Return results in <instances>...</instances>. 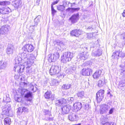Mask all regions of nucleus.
<instances>
[{
  "instance_id": "obj_1",
  "label": "nucleus",
  "mask_w": 125,
  "mask_h": 125,
  "mask_svg": "<svg viewBox=\"0 0 125 125\" xmlns=\"http://www.w3.org/2000/svg\"><path fill=\"white\" fill-rule=\"evenodd\" d=\"M21 57H19V61L22 60L24 61V65L27 66V68H29L33 63L36 59L35 57L33 54H27L23 52L21 55Z\"/></svg>"
},
{
  "instance_id": "obj_2",
  "label": "nucleus",
  "mask_w": 125,
  "mask_h": 125,
  "mask_svg": "<svg viewBox=\"0 0 125 125\" xmlns=\"http://www.w3.org/2000/svg\"><path fill=\"white\" fill-rule=\"evenodd\" d=\"M73 54L70 52H66L63 53L61 56V61L63 63H66L71 61L73 57Z\"/></svg>"
},
{
  "instance_id": "obj_3",
  "label": "nucleus",
  "mask_w": 125,
  "mask_h": 125,
  "mask_svg": "<svg viewBox=\"0 0 125 125\" xmlns=\"http://www.w3.org/2000/svg\"><path fill=\"white\" fill-rule=\"evenodd\" d=\"M2 114L0 115V117L3 118L6 116H9L11 112L10 105L8 104L5 105L2 109Z\"/></svg>"
},
{
  "instance_id": "obj_4",
  "label": "nucleus",
  "mask_w": 125,
  "mask_h": 125,
  "mask_svg": "<svg viewBox=\"0 0 125 125\" xmlns=\"http://www.w3.org/2000/svg\"><path fill=\"white\" fill-rule=\"evenodd\" d=\"M60 71V69L59 66L54 64L51 66L49 73L51 75H54L58 73Z\"/></svg>"
},
{
  "instance_id": "obj_5",
  "label": "nucleus",
  "mask_w": 125,
  "mask_h": 125,
  "mask_svg": "<svg viewBox=\"0 0 125 125\" xmlns=\"http://www.w3.org/2000/svg\"><path fill=\"white\" fill-rule=\"evenodd\" d=\"M104 90H101L96 93V98L98 102H100L102 100L104 96Z\"/></svg>"
},
{
  "instance_id": "obj_6",
  "label": "nucleus",
  "mask_w": 125,
  "mask_h": 125,
  "mask_svg": "<svg viewBox=\"0 0 125 125\" xmlns=\"http://www.w3.org/2000/svg\"><path fill=\"white\" fill-rule=\"evenodd\" d=\"M110 108V106L106 104L102 105L100 107V113L104 114L106 113Z\"/></svg>"
},
{
  "instance_id": "obj_7",
  "label": "nucleus",
  "mask_w": 125,
  "mask_h": 125,
  "mask_svg": "<svg viewBox=\"0 0 125 125\" xmlns=\"http://www.w3.org/2000/svg\"><path fill=\"white\" fill-rule=\"evenodd\" d=\"M24 68V65L16 64L14 66V70L15 72L16 71L19 73L23 72Z\"/></svg>"
},
{
  "instance_id": "obj_8",
  "label": "nucleus",
  "mask_w": 125,
  "mask_h": 125,
  "mask_svg": "<svg viewBox=\"0 0 125 125\" xmlns=\"http://www.w3.org/2000/svg\"><path fill=\"white\" fill-rule=\"evenodd\" d=\"M23 49L25 51L28 52H31L34 49V47L31 45L28 44L25 45L24 46Z\"/></svg>"
},
{
  "instance_id": "obj_9",
  "label": "nucleus",
  "mask_w": 125,
  "mask_h": 125,
  "mask_svg": "<svg viewBox=\"0 0 125 125\" xmlns=\"http://www.w3.org/2000/svg\"><path fill=\"white\" fill-rule=\"evenodd\" d=\"M88 53L84 52L80 53L77 56V57L79 58L81 60H84L88 57Z\"/></svg>"
},
{
  "instance_id": "obj_10",
  "label": "nucleus",
  "mask_w": 125,
  "mask_h": 125,
  "mask_svg": "<svg viewBox=\"0 0 125 125\" xmlns=\"http://www.w3.org/2000/svg\"><path fill=\"white\" fill-rule=\"evenodd\" d=\"M9 26L7 25H5L2 26L0 29V32L1 34H4L8 31Z\"/></svg>"
},
{
  "instance_id": "obj_11",
  "label": "nucleus",
  "mask_w": 125,
  "mask_h": 125,
  "mask_svg": "<svg viewBox=\"0 0 125 125\" xmlns=\"http://www.w3.org/2000/svg\"><path fill=\"white\" fill-rule=\"evenodd\" d=\"M66 102L65 99L62 98L60 100H57L55 101V105L57 106H59L66 104Z\"/></svg>"
},
{
  "instance_id": "obj_12",
  "label": "nucleus",
  "mask_w": 125,
  "mask_h": 125,
  "mask_svg": "<svg viewBox=\"0 0 125 125\" xmlns=\"http://www.w3.org/2000/svg\"><path fill=\"white\" fill-rule=\"evenodd\" d=\"M45 98L47 99H51L52 100H53L54 98V95L52 94L50 91H47L45 94L44 95Z\"/></svg>"
},
{
  "instance_id": "obj_13",
  "label": "nucleus",
  "mask_w": 125,
  "mask_h": 125,
  "mask_svg": "<svg viewBox=\"0 0 125 125\" xmlns=\"http://www.w3.org/2000/svg\"><path fill=\"white\" fill-rule=\"evenodd\" d=\"M59 57V54L58 52H56L54 54H52L49 59L52 62H54L58 59ZM50 60V59H49Z\"/></svg>"
},
{
  "instance_id": "obj_14",
  "label": "nucleus",
  "mask_w": 125,
  "mask_h": 125,
  "mask_svg": "<svg viewBox=\"0 0 125 125\" xmlns=\"http://www.w3.org/2000/svg\"><path fill=\"white\" fill-rule=\"evenodd\" d=\"M79 15L78 14H74L70 18V20L73 23L77 22L79 19Z\"/></svg>"
},
{
  "instance_id": "obj_15",
  "label": "nucleus",
  "mask_w": 125,
  "mask_h": 125,
  "mask_svg": "<svg viewBox=\"0 0 125 125\" xmlns=\"http://www.w3.org/2000/svg\"><path fill=\"white\" fill-rule=\"evenodd\" d=\"M81 33V31L79 29H75L72 30L70 33L71 34L72 36L78 37Z\"/></svg>"
},
{
  "instance_id": "obj_16",
  "label": "nucleus",
  "mask_w": 125,
  "mask_h": 125,
  "mask_svg": "<svg viewBox=\"0 0 125 125\" xmlns=\"http://www.w3.org/2000/svg\"><path fill=\"white\" fill-rule=\"evenodd\" d=\"M92 71L91 69L89 68H83L82 70V73L83 75L88 76L90 75Z\"/></svg>"
},
{
  "instance_id": "obj_17",
  "label": "nucleus",
  "mask_w": 125,
  "mask_h": 125,
  "mask_svg": "<svg viewBox=\"0 0 125 125\" xmlns=\"http://www.w3.org/2000/svg\"><path fill=\"white\" fill-rule=\"evenodd\" d=\"M11 11V10L8 7L3 8L0 9V12L2 14H8Z\"/></svg>"
},
{
  "instance_id": "obj_18",
  "label": "nucleus",
  "mask_w": 125,
  "mask_h": 125,
  "mask_svg": "<svg viewBox=\"0 0 125 125\" xmlns=\"http://www.w3.org/2000/svg\"><path fill=\"white\" fill-rule=\"evenodd\" d=\"M102 54V51L100 49H96L95 50H93L92 53V55L94 56H99Z\"/></svg>"
},
{
  "instance_id": "obj_19",
  "label": "nucleus",
  "mask_w": 125,
  "mask_h": 125,
  "mask_svg": "<svg viewBox=\"0 0 125 125\" xmlns=\"http://www.w3.org/2000/svg\"><path fill=\"white\" fill-rule=\"evenodd\" d=\"M71 109V107L68 105L64 106L62 108V114L64 115L68 113Z\"/></svg>"
},
{
  "instance_id": "obj_20",
  "label": "nucleus",
  "mask_w": 125,
  "mask_h": 125,
  "mask_svg": "<svg viewBox=\"0 0 125 125\" xmlns=\"http://www.w3.org/2000/svg\"><path fill=\"white\" fill-rule=\"evenodd\" d=\"M13 47L10 44H8L6 50L7 54L10 55L12 54L13 52Z\"/></svg>"
},
{
  "instance_id": "obj_21",
  "label": "nucleus",
  "mask_w": 125,
  "mask_h": 125,
  "mask_svg": "<svg viewBox=\"0 0 125 125\" xmlns=\"http://www.w3.org/2000/svg\"><path fill=\"white\" fill-rule=\"evenodd\" d=\"M73 106L74 109H77V110L80 109L82 107L81 104L79 102H76L73 104Z\"/></svg>"
},
{
  "instance_id": "obj_22",
  "label": "nucleus",
  "mask_w": 125,
  "mask_h": 125,
  "mask_svg": "<svg viewBox=\"0 0 125 125\" xmlns=\"http://www.w3.org/2000/svg\"><path fill=\"white\" fill-rule=\"evenodd\" d=\"M21 0H16L13 4L15 8L17 9L21 5Z\"/></svg>"
},
{
  "instance_id": "obj_23",
  "label": "nucleus",
  "mask_w": 125,
  "mask_h": 125,
  "mask_svg": "<svg viewBox=\"0 0 125 125\" xmlns=\"http://www.w3.org/2000/svg\"><path fill=\"white\" fill-rule=\"evenodd\" d=\"M32 93L28 91L27 93L25 95L24 97L27 98H30L28 99L27 100L28 101H31L32 99Z\"/></svg>"
},
{
  "instance_id": "obj_24",
  "label": "nucleus",
  "mask_w": 125,
  "mask_h": 125,
  "mask_svg": "<svg viewBox=\"0 0 125 125\" xmlns=\"http://www.w3.org/2000/svg\"><path fill=\"white\" fill-rule=\"evenodd\" d=\"M102 71L101 70L96 71L93 75L94 78H97L100 77L101 73Z\"/></svg>"
},
{
  "instance_id": "obj_25",
  "label": "nucleus",
  "mask_w": 125,
  "mask_h": 125,
  "mask_svg": "<svg viewBox=\"0 0 125 125\" xmlns=\"http://www.w3.org/2000/svg\"><path fill=\"white\" fill-rule=\"evenodd\" d=\"M80 9L79 8H69L66 10V11H70L71 12L73 13L74 12L78 11L80 10Z\"/></svg>"
},
{
  "instance_id": "obj_26",
  "label": "nucleus",
  "mask_w": 125,
  "mask_h": 125,
  "mask_svg": "<svg viewBox=\"0 0 125 125\" xmlns=\"http://www.w3.org/2000/svg\"><path fill=\"white\" fill-rule=\"evenodd\" d=\"M77 116L74 114L70 115H69V119L70 120L75 121L77 120Z\"/></svg>"
},
{
  "instance_id": "obj_27",
  "label": "nucleus",
  "mask_w": 125,
  "mask_h": 125,
  "mask_svg": "<svg viewBox=\"0 0 125 125\" xmlns=\"http://www.w3.org/2000/svg\"><path fill=\"white\" fill-rule=\"evenodd\" d=\"M7 63L6 62L3 61H0V69H4L7 66Z\"/></svg>"
},
{
  "instance_id": "obj_28",
  "label": "nucleus",
  "mask_w": 125,
  "mask_h": 125,
  "mask_svg": "<svg viewBox=\"0 0 125 125\" xmlns=\"http://www.w3.org/2000/svg\"><path fill=\"white\" fill-rule=\"evenodd\" d=\"M119 51H116L113 53L112 57L113 58L118 59L119 57Z\"/></svg>"
},
{
  "instance_id": "obj_29",
  "label": "nucleus",
  "mask_w": 125,
  "mask_h": 125,
  "mask_svg": "<svg viewBox=\"0 0 125 125\" xmlns=\"http://www.w3.org/2000/svg\"><path fill=\"white\" fill-rule=\"evenodd\" d=\"M4 121L5 125H10L11 123L10 119L8 117L5 118Z\"/></svg>"
},
{
  "instance_id": "obj_30",
  "label": "nucleus",
  "mask_w": 125,
  "mask_h": 125,
  "mask_svg": "<svg viewBox=\"0 0 125 125\" xmlns=\"http://www.w3.org/2000/svg\"><path fill=\"white\" fill-rule=\"evenodd\" d=\"M77 95L79 98H82L84 97V93L83 91L79 92L77 93Z\"/></svg>"
},
{
  "instance_id": "obj_31",
  "label": "nucleus",
  "mask_w": 125,
  "mask_h": 125,
  "mask_svg": "<svg viewBox=\"0 0 125 125\" xmlns=\"http://www.w3.org/2000/svg\"><path fill=\"white\" fill-rule=\"evenodd\" d=\"M29 84L28 86L29 87L32 91H33L34 92L36 91L37 89V88L36 87H35L34 88V84L33 83H29Z\"/></svg>"
},
{
  "instance_id": "obj_32",
  "label": "nucleus",
  "mask_w": 125,
  "mask_h": 125,
  "mask_svg": "<svg viewBox=\"0 0 125 125\" xmlns=\"http://www.w3.org/2000/svg\"><path fill=\"white\" fill-rule=\"evenodd\" d=\"M50 83L51 85H57L59 84V82L56 79H52Z\"/></svg>"
},
{
  "instance_id": "obj_33",
  "label": "nucleus",
  "mask_w": 125,
  "mask_h": 125,
  "mask_svg": "<svg viewBox=\"0 0 125 125\" xmlns=\"http://www.w3.org/2000/svg\"><path fill=\"white\" fill-rule=\"evenodd\" d=\"M41 18V16L40 15H38L34 19L35 24L37 25L38 23L39 22Z\"/></svg>"
},
{
  "instance_id": "obj_34",
  "label": "nucleus",
  "mask_w": 125,
  "mask_h": 125,
  "mask_svg": "<svg viewBox=\"0 0 125 125\" xmlns=\"http://www.w3.org/2000/svg\"><path fill=\"white\" fill-rule=\"evenodd\" d=\"M71 86V85L70 84H64L62 88L63 89H69Z\"/></svg>"
},
{
  "instance_id": "obj_35",
  "label": "nucleus",
  "mask_w": 125,
  "mask_h": 125,
  "mask_svg": "<svg viewBox=\"0 0 125 125\" xmlns=\"http://www.w3.org/2000/svg\"><path fill=\"white\" fill-rule=\"evenodd\" d=\"M75 69V68L74 67L68 68L66 70V72L69 74H71L74 71Z\"/></svg>"
},
{
  "instance_id": "obj_36",
  "label": "nucleus",
  "mask_w": 125,
  "mask_h": 125,
  "mask_svg": "<svg viewBox=\"0 0 125 125\" xmlns=\"http://www.w3.org/2000/svg\"><path fill=\"white\" fill-rule=\"evenodd\" d=\"M10 2L9 1H4L0 2V5H7L10 4Z\"/></svg>"
},
{
  "instance_id": "obj_37",
  "label": "nucleus",
  "mask_w": 125,
  "mask_h": 125,
  "mask_svg": "<svg viewBox=\"0 0 125 125\" xmlns=\"http://www.w3.org/2000/svg\"><path fill=\"white\" fill-rule=\"evenodd\" d=\"M105 84V81L104 80H100L98 82V85L100 87L103 86Z\"/></svg>"
},
{
  "instance_id": "obj_38",
  "label": "nucleus",
  "mask_w": 125,
  "mask_h": 125,
  "mask_svg": "<svg viewBox=\"0 0 125 125\" xmlns=\"http://www.w3.org/2000/svg\"><path fill=\"white\" fill-rule=\"evenodd\" d=\"M27 90L25 89H21V93L22 95H24L26 94L28 91Z\"/></svg>"
},
{
  "instance_id": "obj_39",
  "label": "nucleus",
  "mask_w": 125,
  "mask_h": 125,
  "mask_svg": "<svg viewBox=\"0 0 125 125\" xmlns=\"http://www.w3.org/2000/svg\"><path fill=\"white\" fill-rule=\"evenodd\" d=\"M57 9L61 11H63L65 9V7L63 5H59L57 7Z\"/></svg>"
},
{
  "instance_id": "obj_40",
  "label": "nucleus",
  "mask_w": 125,
  "mask_h": 125,
  "mask_svg": "<svg viewBox=\"0 0 125 125\" xmlns=\"http://www.w3.org/2000/svg\"><path fill=\"white\" fill-rule=\"evenodd\" d=\"M119 85L121 87H124L125 85V81H120L119 82Z\"/></svg>"
},
{
  "instance_id": "obj_41",
  "label": "nucleus",
  "mask_w": 125,
  "mask_h": 125,
  "mask_svg": "<svg viewBox=\"0 0 125 125\" xmlns=\"http://www.w3.org/2000/svg\"><path fill=\"white\" fill-rule=\"evenodd\" d=\"M125 66L122 69V71H121V74L123 75L124 77L125 78Z\"/></svg>"
},
{
  "instance_id": "obj_42",
  "label": "nucleus",
  "mask_w": 125,
  "mask_h": 125,
  "mask_svg": "<svg viewBox=\"0 0 125 125\" xmlns=\"http://www.w3.org/2000/svg\"><path fill=\"white\" fill-rule=\"evenodd\" d=\"M119 51V57H120L122 58H123L125 56V53L122 52L121 51H120V50L118 51Z\"/></svg>"
},
{
  "instance_id": "obj_43",
  "label": "nucleus",
  "mask_w": 125,
  "mask_h": 125,
  "mask_svg": "<svg viewBox=\"0 0 125 125\" xmlns=\"http://www.w3.org/2000/svg\"><path fill=\"white\" fill-rule=\"evenodd\" d=\"M102 124H103V125H115L112 122H106L104 124L102 123Z\"/></svg>"
},
{
  "instance_id": "obj_44",
  "label": "nucleus",
  "mask_w": 125,
  "mask_h": 125,
  "mask_svg": "<svg viewBox=\"0 0 125 125\" xmlns=\"http://www.w3.org/2000/svg\"><path fill=\"white\" fill-rule=\"evenodd\" d=\"M21 84L23 85V87H27L29 85V83H27L25 82H22L21 83Z\"/></svg>"
},
{
  "instance_id": "obj_45",
  "label": "nucleus",
  "mask_w": 125,
  "mask_h": 125,
  "mask_svg": "<svg viewBox=\"0 0 125 125\" xmlns=\"http://www.w3.org/2000/svg\"><path fill=\"white\" fill-rule=\"evenodd\" d=\"M19 57H17L15 58V61L16 62V64L19 63L22 60H21L20 61H19Z\"/></svg>"
},
{
  "instance_id": "obj_46",
  "label": "nucleus",
  "mask_w": 125,
  "mask_h": 125,
  "mask_svg": "<svg viewBox=\"0 0 125 125\" xmlns=\"http://www.w3.org/2000/svg\"><path fill=\"white\" fill-rule=\"evenodd\" d=\"M73 98L72 97L69 98L68 99V100L69 101V104L72 103V102L73 101Z\"/></svg>"
},
{
  "instance_id": "obj_47",
  "label": "nucleus",
  "mask_w": 125,
  "mask_h": 125,
  "mask_svg": "<svg viewBox=\"0 0 125 125\" xmlns=\"http://www.w3.org/2000/svg\"><path fill=\"white\" fill-rule=\"evenodd\" d=\"M22 111L26 112H28L29 111L28 109L27 108L25 107H23L22 109Z\"/></svg>"
},
{
  "instance_id": "obj_48",
  "label": "nucleus",
  "mask_w": 125,
  "mask_h": 125,
  "mask_svg": "<svg viewBox=\"0 0 125 125\" xmlns=\"http://www.w3.org/2000/svg\"><path fill=\"white\" fill-rule=\"evenodd\" d=\"M52 14L53 16L54 15V14L56 12V11L54 9H52Z\"/></svg>"
},
{
  "instance_id": "obj_49",
  "label": "nucleus",
  "mask_w": 125,
  "mask_h": 125,
  "mask_svg": "<svg viewBox=\"0 0 125 125\" xmlns=\"http://www.w3.org/2000/svg\"><path fill=\"white\" fill-rule=\"evenodd\" d=\"M20 125H26V122L25 121H23L20 122Z\"/></svg>"
},
{
  "instance_id": "obj_50",
  "label": "nucleus",
  "mask_w": 125,
  "mask_h": 125,
  "mask_svg": "<svg viewBox=\"0 0 125 125\" xmlns=\"http://www.w3.org/2000/svg\"><path fill=\"white\" fill-rule=\"evenodd\" d=\"M114 109V108H112L111 109L109 110V113L110 114H112L113 111Z\"/></svg>"
},
{
  "instance_id": "obj_51",
  "label": "nucleus",
  "mask_w": 125,
  "mask_h": 125,
  "mask_svg": "<svg viewBox=\"0 0 125 125\" xmlns=\"http://www.w3.org/2000/svg\"><path fill=\"white\" fill-rule=\"evenodd\" d=\"M85 84V87H88L89 85V83L88 82H85L84 83Z\"/></svg>"
},
{
  "instance_id": "obj_52",
  "label": "nucleus",
  "mask_w": 125,
  "mask_h": 125,
  "mask_svg": "<svg viewBox=\"0 0 125 125\" xmlns=\"http://www.w3.org/2000/svg\"><path fill=\"white\" fill-rule=\"evenodd\" d=\"M121 37L123 38L124 40H125V32L122 34Z\"/></svg>"
},
{
  "instance_id": "obj_53",
  "label": "nucleus",
  "mask_w": 125,
  "mask_h": 125,
  "mask_svg": "<svg viewBox=\"0 0 125 125\" xmlns=\"http://www.w3.org/2000/svg\"><path fill=\"white\" fill-rule=\"evenodd\" d=\"M59 0H56L55 1L52 3V4L53 5H55L56 4H57L59 1Z\"/></svg>"
},
{
  "instance_id": "obj_54",
  "label": "nucleus",
  "mask_w": 125,
  "mask_h": 125,
  "mask_svg": "<svg viewBox=\"0 0 125 125\" xmlns=\"http://www.w3.org/2000/svg\"><path fill=\"white\" fill-rule=\"evenodd\" d=\"M122 16L124 17H125V10L123 12L122 14Z\"/></svg>"
},
{
  "instance_id": "obj_55",
  "label": "nucleus",
  "mask_w": 125,
  "mask_h": 125,
  "mask_svg": "<svg viewBox=\"0 0 125 125\" xmlns=\"http://www.w3.org/2000/svg\"><path fill=\"white\" fill-rule=\"evenodd\" d=\"M67 4V2L65 1H63V5H62L64 6H65Z\"/></svg>"
},
{
  "instance_id": "obj_56",
  "label": "nucleus",
  "mask_w": 125,
  "mask_h": 125,
  "mask_svg": "<svg viewBox=\"0 0 125 125\" xmlns=\"http://www.w3.org/2000/svg\"><path fill=\"white\" fill-rule=\"evenodd\" d=\"M71 8H74V5L75 3H71Z\"/></svg>"
},
{
  "instance_id": "obj_57",
  "label": "nucleus",
  "mask_w": 125,
  "mask_h": 125,
  "mask_svg": "<svg viewBox=\"0 0 125 125\" xmlns=\"http://www.w3.org/2000/svg\"><path fill=\"white\" fill-rule=\"evenodd\" d=\"M93 29V28H92V26H89L88 28L87 29Z\"/></svg>"
},
{
  "instance_id": "obj_58",
  "label": "nucleus",
  "mask_w": 125,
  "mask_h": 125,
  "mask_svg": "<svg viewBox=\"0 0 125 125\" xmlns=\"http://www.w3.org/2000/svg\"><path fill=\"white\" fill-rule=\"evenodd\" d=\"M53 4H51V9H54V8L53 7Z\"/></svg>"
},
{
  "instance_id": "obj_59",
  "label": "nucleus",
  "mask_w": 125,
  "mask_h": 125,
  "mask_svg": "<svg viewBox=\"0 0 125 125\" xmlns=\"http://www.w3.org/2000/svg\"><path fill=\"white\" fill-rule=\"evenodd\" d=\"M24 77L23 78H23H21V81H22L23 80V79H24Z\"/></svg>"
},
{
  "instance_id": "obj_60",
  "label": "nucleus",
  "mask_w": 125,
  "mask_h": 125,
  "mask_svg": "<svg viewBox=\"0 0 125 125\" xmlns=\"http://www.w3.org/2000/svg\"><path fill=\"white\" fill-rule=\"evenodd\" d=\"M40 0H37V2L38 3L40 2Z\"/></svg>"
},
{
  "instance_id": "obj_61",
  "label": "nucleus",
  "mask_w": 125,
  "mask_h": 125,
  "mask_svg": "<svg viewBox=\"0 0 125 125\" xmlns=\"http://www.w3.org/2000/svg\"><path fill=\"white\" fill-rule=\"evenodd\" d=\"M73 125H81V123H79L77 124Z\"/></svg>"
},
{
  "instance_id": "obj_62",
  "label": "nucleus",
  "mask_w": 125,
  "mask_h": 125,
  "mask_svg": "<svg viewBox=\"0 0 125 125\" xmlns=\"http://www.w3.org/2000/svg\"><path fill=\"white\" fill-rule=\"evenodd\" d=\"M125 44V41L124 42H123V44Z\"/></svg>"
},
{
  "instance_id": "obj_63",
  "label": "nucleus",
  "mask_w": 125,
  "mask_h": 125,
  "mask_svg": "<svg viewBox=\"0 0 125 125\" xmlns=\"http://www.w3.org/2000/svg\"><path fill=\"white\" fill-rule=\"evenodd\" d=\"M48 113H49V116H50V115H51V113H50V112H49Z\"/></svg>"
},
{
  "instance_id": "obj_64",
  "label": "nucleus",
  "mask_w": 125,
  "mask_h": 125,
  "mask_svg": "<svg viewBox=\"0 0 125 125\" xmlns=\"http://www.w3.org/2000/svg\"><path fill=\"white\" fill-rule=\"evenodd\" d=\"M110 94V92H108V93H107V94Z\"/></svg>"
}]
</instances>
